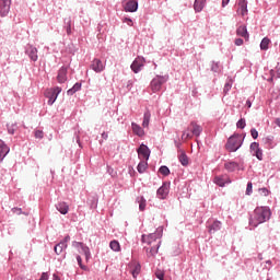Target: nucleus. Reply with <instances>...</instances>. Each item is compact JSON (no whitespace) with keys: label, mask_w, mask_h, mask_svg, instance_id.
I'll return each mask as SVG.
<instances>
[{"label":"nucleus","mask_w":280,"mask_h":280,"mask_svg":"<svg viewBox=\"0 0 280 280\" xmlns=\"http://www.w3.org/2000/svg\"><path fill=\"white\" fill-rule=\"evenodd\" d=\"M54 280H61V279L59 278V276H57L56 273H54Z\"/></svg>","instance_id":"55"},{"label":"nucleus","mask_w":280,"mask_h":280,"mask_svg":"<svg viewBox=\"0 0 280 280\" xmlns=\"http://www.w3.org/2000/svg\"><path fill=\"white\" fill-rule=\"evenodd\" d=\"M205 5H206V1H203V0H196L195 1V11L196 12H201L203 10Z\"/></svg>","instance_id":"29"},{"label":"nucleus","mask_w":280,"mask_h":280,"mask_svg":"<svg viewBox=\"0 0 280 280\" xmlns=\"http://www.w3.org/2000/svg\"><path fill=\"white\" fill-rule=\"evenodd\" d=\"M232 89V83L228 82L224 85V92H229Z\"/></svg>","instance_id":"47"},{"label":"nucleus","mask_w":280,"mask_h":280,"mask_svg":"<svg viewBox=\"0 0 280 280\" xmlns=\"http://www.w3.org/2000/svg\"><path fill=\"white\" fill-rule=\"evenodd\" d=\"M66 32H67L68 35H71V20H69V21L67 22Z\"/></svg>","instance_id":"44"},{"label":"nucleus","mask_w":280,"mask_h":280,"mask_svg":"<svg viewBox=\"0 0 280 280\" xmlns=\"http://www.w3.org/2000/svg\"><path fill=\"white\" fill-rule=\"evenodd\" d=\"M0 1H5V0H0Z\"/></svg>","instance_id":"59"},{"label":"nucleus","mask_w":280,"mask_h":280,"mask_svg":"<svg viewBox=\"0 0 280 280\" xmlns=\"http://www.w3.org/2000/svg\"><path fill=\"white\" fill-rule=\"evenodd\" d=\"M188 130H190L191 133L187 132V131H184V133L182 136L183 141H187V139H192V136L199 137L203 129L196 121H191L189 127H188Z\"/></svg>","instance_id":"4"},{"label":"nucleus","mask_w":280,"mask_h":280,"mask_svg":"<svg viewBox=\"0 0 280 280\" xmlns=\"http://www.w3.org/2000/svg\"><path fill=\"white\" fill-rule=\"evenodd\" d=\"M26 54H28V58H31L33 62L38 60V50L36 47L28 46V48H26Z\"/></svg>","instance_id":"17"},{"label":"nucleus","mask_w":280,"mask_h":280,"mask_svg":"<svg viewBox=\"0 0 280 280\" xmlns=\"http://www.w3.org/2000/svg\"><path fill=\"white\" fill-rule=\"evenodd\" d=\"M124 23H127L128 26H133V22L131 19H128V18L124 19Z\"/></svg>","instance_id":"45"},{"label":"nucleus","mask_w":280,"mask_h":280,"mask_svg":"<svg viewBox=\"0 0 280 280\" xmlns=\"http://www.w3.org/2000/svg\"><path fill=\"white\" fill-rule=\"evenodd\" d=\"M253 192V184L252 182H248L247 188H246V195H250Z\"/></svg>","instance_id":"42"},{"label":"nucleus","mask_w":280,"mask_h":280,"mask_svg":"<svg viewBox=\"0 0 280 280\" xmlns=\"http://www.w3.org/2000/svg\"><path fill=\"white\" fill-rule=\"evenodd\" d=\"M35 139H44V131L42 130H35L34 131Z\"/></svg>","instance_id":"37"},{"label":"nucleus","mask_w":280,"mask_h":280,"mask_svg":"<svg viewBox=\"0 0 280 280\" xmlns=\"http://www.w3.org/2000/svg\"><path fill=\"white\" fill-rule=\"evenodd\" d=\"M0 162H2L3 159L9 154L10 148L2 140H0Z\"/></svg>","instance_id":"20"},{"label":"nucleus","mask_w":280,"mask_h":280,"mask_svg":"<svg viewBox=\"0 0 280 280\" xmlns=\"http://www.w3.org/2000/svg\"><path fill=\"white\" fill-rule=\"evenodd\" d=\"M276 124L280 127V119H277Z\"/></svg>","instance_id":"56"},{"label":"nucleus","mask_w":280,"mask_h":280,"mask_svg":"<svg viewBox=\"0 0 280 280\" xmlns=\"http://www.w3.org/2000/svg\"><path fill=\"white\" fill-rule=\"evenodd\" d=\"M237 128L244 129L246 128V120L245 119H240L236 124Z\"/></svg>","instance_id":"38"},{"label":"nucleus","mask_w":280,"mask_h":280,"mask_svg":"<svg viewBox=\"0 0 280 280\" xmlns=\"http://www.w3.org/2000/svg\"><path fill=\"white\" fill-rule=\"evenodd\" d=\"M147 168H148V162H145V161H141V162L138 164V166H137V171H138V173H140V174L145 173Z\"/></svg>","instance_id":"30"},{"label":"nucleus","mask_w":280,"mask_h":280,"mask_svg":"<svg viewBox=\"0 0 280 280\" xmlns=\"http://www.w3.org/2000/svg\"><path fill=\"white\" fill-rule=\"evenodd\" d=\"M242 143H244V139H242V135H233L228 139L225 149L229 152H237L240 148H242Z\"/></svg>","instance_id":"3"},{"label":"nucleus","mask_w":280,"mask_h":280,"mask_svg":"<svg viewBox=\"0 0 280 280\" xmlns=\"http://www.w3.org/2000/svg\"><path fill=\"white\" fill-rule=\"evenodd\" d=\"M167 75H156L151 81V90L153 93H156L161 90L162 85L166 83Z\"/></svg>","instance_id":"6"},{"label":"nucleus","mask_w":280,"mask_h":280,"mask_svg":"<svg viewBox=\"0 0 280 280\" xmlns=\"http://www.w3.org/2000/svg\"><path fill=\"white\" fill-rule=\"evenodd\" d=\"M141 272V265L137 261L131 262L130 273L133 278H137Z\"/></svg>","instance_id":"19"},{"label":"nucleus","mask_w":280,"mask_h":280,"mask_svg":"<svg viewBox=\"0 0 280 280\" xmlns=\"http://www.w3.org/2000/svg\"><path fill=\"white\" fill-rule=\"evenodd\" d=\"M250 135H252L253 139H257V137H258V131H257L256 129H252V130H250Z\"/></svg>","instance_id":"46"},{"label":"nucleus","mask_w":280,"mask_h":280,"mask_svg":"<svg viewBox=\"0 0 280 280\" xmlns=\"http://www.w3.org/2000/svg\"><path fill=\"white\" fill-rule=\"evenodd\" d=\"M260 149H259V143H257V142H253L252 144H250V151L253 152V153H255L256 151H259Z\"/></svg>","instance_id":"39"},{"label":"nucleus","mask_w":280,"mask_h":280,"mask_svg":"<svg viewBox=\"0 0 280 280\" xmlns=\"http://www.w3.org/2000/svg\"><path fill=\"white\" fill-rule=\"evenodd\" d=\"M72 247L74 248H81L82 252L84 253L85 255V260L89 261L90 258H91V252H90V248L88 246H85L82 242H72Z\"/></svg>","instance_id":"10"},{"label":"nucleus","mask_w":280,"mask_h":280,"mask_svg":"<svg viewBox=\"0 0 280 280\" xmlns=\"http://www.w3.org/2000/svg\"><path fill=\"white\" fill-rule=\"evenodd\" d=\"M102 137H103V139H108V133L103 132V133H102Z\"/></svg>","instance_id":"53"},{"label":"nucleus","mask_w":280,"mask_h":280,"mask_svg":"<svg viewBox=\"0 0 280 280\" xmlns=\"http://www.w3.org/2000/svg\"><path fill=\"white\" fill-rule=\"evenodd\" d=\"M10 4H11V0L0 1V15L1 16H7V14L10 12Z\"/></svg>","instance_id":"15"},{"label":"nucleus","mask_w":280,"mask_h":280,"mask_svg":"<svg viewBox=\"0 0 280 280\" xmlns=\"http://www.w3.org/2000/svg\"><path fill=\"white\" fill-rule=\"evenodd\" d=\"M162 233L163 229L158 228L154 233L148 235L143 234L141 236L142 243L147 244L148 246L156 245V243H161Z\"/></svg>","instance_id":"2"},{"label":"nucleus","mask_w":280,"mask_h":280,"mask_svg":"<svg viewBox=\"0 0 280 280\" xmlns=\"http://www.w3.org/2000/svg\"><path fill=\"white\" fill-rule=\"evenodd\" d=\"M267 264H271V261H270V260H268V261H267Z\"/></svg>","instance_id":"58"},{"label":"nucleus","mask_w":280,"mask_h":280,"mask_svg":"<svg viewBox=\"0 0 280 280\" xmlns=\"http://www.w3.org/2000/svg\"><path fill=\"white\" fill-rule=\"evenodd\" d=\"M145 59L143 57H137L131 63L130 68L133 73H139L141 69L144 67Z\"/></svg>","instance_id":"8"},{"label":"nucleus","mask_w":280,"mask_h":280,"mask_svg":"<svg viewBox=\"0 0 280 280\" xmlns=\"http://www.w3.org/2000/svg\"><path fill=\"white\" fill-rule=\"evenodd\" d=\"M270 215L271 211L268 207H257L250 215L249 225L256 229V226L269 220Z\"/></svg>","instance_id":"1"},{"label":"nucleus","mask_w":280,"mask_h":280,"mask_svg":"<svg viewBox=\"0 0 280 280\" xmlns=\"http://www.w3.org/2000/svg\"><path fill=\"white\" fill-rule=\"evenodd\" d=\"M150 120H151V113L150 112L144 113L142 127L148 128L150 126Z\"/></svg>","instance_id":"28"},{"label":"nucleus","mask_w":280,"mask_h":280,"mask_svg":"<svg viewBox=\"0 0 280 280\" xmlns=\"http://www.w3.org/2000/svg\"><path fill=\"white\" fill-rule=\"evenodd\" d=\"M57 81L60 84L67 82V67H61L58 71Z\"/></svg>","instance_id":"18"},{"label":"nucleus","mask_w":280,"mask_h":280,"mask_svg":"<svg viewBox=\"0 0 280 280\" xmlns=\"http://www.w3.org/2000/svg\"><path fill=\"white\" fill-rule=\"evenodd\" d=\"M39 280H49L48 273H42Z\"/></svg>","instance_id":"49"},{"label":"nucleus","mask_w":280,"mask_h":280,"mask_svg":"<svg viewBox=\"0 0 280 280\" xmlns=\"http://www.w3.org/2000/svg\"><path fill=\"white\" fill-rule=\"evenodd\" d=\"M230 3V0H222V7H226Z\"/></svg>","instance_id":"52"},{"label":"nucleus","mask_w":280,"mask_h":280,"mask_svg":"<svg viewBox=\"0 0 280 280\" xmlns=\"http://www.w3.org/2000/svg\"><path fill=\"white\" fill-rule=\"evenodd\" d=\"M237 14L242 16H245L246 14H248V2L246 0H238Z\"/></svg>","instance_id":"11"},{"label":"nucleus","mask_w":280,"mask_h":280,"mask_svg":"<svg viewBox=\"0 0 280 280\" xmlns=\"http://www.w3.org/2000/svg\"><path fill=\"white\" fill-rule=\"evenodd\" d=\"M81 89V83H75L73 88L68 90V95H73Z\"/></svg>","instance_id":"34"},{"label":"nucleus","mask_w":280,"mask_h":280,"mask_svg":"<svg viewBox=\"0 0 280 280\" xmlns=\"http://www.w3.org/2000/svg\"><path fill=\"white\" fill-rule=\"evenodd\" d=\"M61 92H62V88L60 86L47 89L44 95L46 98H48V102H47L48 105L50 106L54 105Z\"/></svg>","instance_id":"5"},{"label":"nucleus","mask_w":280,"mask_h":280,"mask_svg":"<svg viewBox=\"0 0 280 280\" xmlns=\"http://www.w3.org/2000/svg\"><path fill=\"white\" fill-rule=\"evenodd\" d=\"M159 172L163 175V176H168L170 175V170L167 166L162 165L159 170Z\"/></svg>","instance_id":"35"},{"label":"nucleus","mask_w":280,"mask_h":280,"mask_svg":"<svg viewBox=\"0 0 280 280\" xmlns=\"http://www.w3.org/2000/svg\"><path fill=\"white\" fill-rule=\"evenodd\" d=\"M12 211L15 214H21L22 213V209H20V208H14V209H12Z\"/></svg>","instance_id":"50"},{"label":"nucleus","mask_w":280,"mask_h":280,"mask_svg":"<svg viewBox=\"0 0 280 280\" xmlns=\"http://www.w3.org/2000/svg\"><path fill=\"white\" fill-rule=\"evenodd\" d=\"M254 155H255L259 161H262V152H261L260 149L257 150V151L254 153Z\"/></svg>","instance_id":"43"},{"label":"nucleus","mask_w":280,"mask_h":280,"mask_svg":"<svg viewBox=\"0 0 280 280\" xmlns=\"http://www.w3.org/2000/svg\"><path fill=\"white\" fill-rule=\"evenodd\" d=\"M278 75H279V78H280V68H279V70H278Z\"/></svg>","instance_id":"57"},{"label":"nucleus","mask_w":280,"mask_h":280,"mask_svg":"<svg viewBox=\"0 0 280 280\" xmlns=\"http://www.w3.org/2000/svg\"><path fill=\"white\" fill-rule=\"evenodd\" d=\"M138 202H139V209L140 211H144L147 208V200L144 197H139L138 198Z\"/></svg>","instance_id":"33"},{"label":"nucleus","mask_w":280,"mask_h":280,"mask_svg":"<svg viewBox=\"0 0 280 280\" xmlns=\"http://www.w3.org/2000/svg\"><path fill=\"white\" fill-rule=\"evenodd\" d=\"M222 226V223L220 221H214L210 226H209V233H217V231H220Z\"/></svg>","instance_id":"25"},{"label":"nucleus","mask_w":280,"mask_h":280,"mask_svg":"<svg viewBox=\"0 0 280 280\" xmlns=\"http://www.w3.org/2000/svg\"><path fill=\"white\" fill-rule=\"evenodd\" d=\"M178 160L183 166H187L189 164V159L186 155L185 151H180V154L178 155Z\"/></svg>","instance_id":"26"},{"label":"nucleus","mask_w":280,"mask_h":280,"mask_svg":"<svg viewBox=\"0 0 280 280\" xmlns=\"http://www.w3.org/2000/svg\"><path fill=\"white\" fill-rule=\"evenodd\" d=\"M67 249V244L66 242H60L58 243L55 247L54 250L56 253V255H61L63 253V250Z\"/></svg>","instance_id":"22"},{"label":"nucleus","mask_w":280,"mask_h":280,"mask_svg":"<svg viewBox=\"0 0 280 280\" xmlns=\"http://www.w3.org/2000/svg\"><path fill=\"white\" fill-rule=\"evenodd\" d=\"M236 34L241 37H244L246 40H248L249 35H248V30H246V26H240L236 30Z\"/></svg>","instance_id":"23"},{"label":"nucleus","mask_w":280,"mask_h":280,"mask_svg":"<svg viewBox=\"0 0 280 280\" xmlns=\"http://www.w3.org/2000/svg\"><path fill=\"white\" fill-rule=\"evenodd\" d=\"M224 167L229 172H234L236 168H238V163H236V162H226L224 164Z\"/></svg>","instance_id":"27"},{"label":"nucleus","mask_w":280,"mask_h":280,"mask_svg":"<svg viewBox=\"0 0 280 280\" xmlns=\"http://www.w3.org/2000/svg\"><path fill=\"white\" fill-rule=\"evenodd\" d=\"M168 192H170V184L165 182L160 188H158L156 196L159 199L164 200L166 199Z\"/></svg>","instance_id":"9"},{"label":"nucleus","mask_w":280,"mask_h":280,"mask_svg":"<svg viewBox=\"0 0 280 280\" xmlns=\"http://www.w3.org/2000/svg\"><path fill=\"white\" fill-rule=\"evenodd\" d=\"M78 265L81 269L86 270V266L82 265V258L80 255H77Z\"/></svg>","instance_id":"41"},{"label":"nucleus","mask_w":280,"mask_h":280,"mask_svg":"<svg viewBox=\"0 0 280 280\" xmlns=\"http://www.w3.org/2000/svg\"><path fill=\"white\" fill-rule=\"evenodd\" d=\"M56 209L61 213V214H68L69 213V205L67 202H59L56 206Z\"/></svg>","instance_id":"21"},{"label":"nucleus","mask_w":280,"mask_h":280,"mask_svg":"<svg viewBox=\"0 0 280 280\" xmlns=\"http://www.w3.org/2000/svg\"><path fill=\"white\" fill-rule=\"evenodd\" d=\"M213 183L220 187H224L225 184H231V179L225 175H221V176H215L213 179Z\"/></svg>","instance_id":"16"},{"label":"nucleus","mask_w":280,"mask_h":280,"mask_svg":"<svg viewBox=\"0 0 280 280\" xmlns=\"http://www.w3.org/2000/svg\"><path fill=\"white\" fill-rule=\"evenodd\" d=\"M109 248H112V250L118 253L120 252V244L118 241L114 240L112 242H109Z\"/></svg>","instance_id":"31"},{"label":"nucleus","mask_w":280,"mask_h":280,"mask_svg":"<svg viewBox=\"0 0 280 280\" xmlns=\"http://www.w3.org/2000/svg\"><path fill=\"white\" fill-rule=\"evenodd\" d=\"M91 69L96 72V73H101L104 71L105 69V66L103 65L102 60L100 59H94L92 61V65H91Z\"/></svg>","instance_id":"14"},{"label":"nucleus","mask_w":280,"mask_h":280,"mask_svg":"<svg viewBox=\"0 0 280 280\" xmlns=\"http://www.w3.org/2000/svg\"><path fill=\"white\" fill-rule=\"evenodd\" d=\"M202 1H205V2H206L207 0H202Z\"/></svg>","instance_id":"60"},{"label":"nucleus","mask_w":280,"mask_h":280,"mask_svg":"<svg viewBox=\"0 0 280 280\" xmlns=\"http://www.w3.org/2000/svg\"><path fill=\"white\" fill-rule=\"evenodd\" d=\"M155 277H156L159 280H163V279H164V271H161V269H156V271H155Z\"/></svg>","instance_id":"40"},{"label":"nucleus","mask_w":280,"mask_h":280,"mask_svg":"<svg viewBox=\"0 0 280 280\" xmlns=\"http://www.w3.org/2000/svg\"><path fill=\"white\" fill-rule=\"evenodd\" d=\"M258 192L261 197H268L270 195L268 188H259Z\"/></svg>","instance_id":"36"},{"label":"nucleus","mask_w":280,"mask_h":280,"mask_svg":"<svg viewBox=\"0 0 280 280\" xmlns=\"http://www.w3.org/2000/svg\"><path fill=\"white\" fill-rule=\"evenodd\" d=\"M270 39L268 37H265L260 43V48L262 51H267L269 48Z\"/></svg>","instance_id":"32"},{"label":"nucleus","mask_w":280,"mask_h":280,"mask_svg":"<svg viewBox=\"0 0 280 280\" xmlns=\"http://www.w3.org/2000/svg\"><path fill=\"white\" fill-rule=\"evenodd\" d=\"M131 128H132L133 133L138 135L139 137L144 136V130L142 129V127H140L136 122L131 124Z\"/></svg>","instance_id":"24"},{"label":"nucleus","mask_w":280,"mask_h":280,"mask_svg":"<svg viewBox=\"0 0 280 280\" xmlns=\"http://www.w3.org/2000/svg\"><path fill=\"white\" fill-rule=\"evenodd\" d=\"M243 44H244V39H242V38L235 39V45H236V46H241V45H243Z\"/></svg>","instance_id":"48"},{"label":"nucleus","mask_w":280,"mask_h":280,"mask_svg":"<svg viewBox=\"0 0 280 280\" xmlns=\"http://www.w3.org/2000/svg\"><path fill=\"white\" fill-rule=\"evenodd\" d=\"M139 8V3L137 0H128L125 5H124V10L126 12H137Z\"/></svg>","instance_id":"13"},{"label":"nucleus","mask_w":280,"mask_h":280,"mask_svg":"<svg viewBox=\"0 0 280 280\" xmlns=\"http://www.w3.org/2000/svg\"><path fill=\"white\" fill-rule=\"evenodd\" d=\"M246 106H247L248 108H250V107H252V103H250V101H246Z\"/></svg>","instance_id":"54"},{"label":"nucleus","mask_w":280,"mask_h":280,"mask_svg":"<svg viewBox=\"0 0 280 280\" xmlns=\"http://www.w3.org/2000/svg\"><path fill=\"white\" fill-rule=\"evenodd\" d=\"M69 241H71V237L69 235H67L63 241H61V243H65L66 245L69 243Z\"/></svg>","instance_id":"51"},{"label":"nucleus","mask_w":280,"mask_h":280,"mask_svg":"<svg viewBox=\"0 0 280 280\" xmlns=\"http://www.w3.org/2000/svg\"><path fill=\"white\" fill-rule=\"evenodd\" d=\"M138 155L142 156L145 161L150 160L151 156V150L148 145L141 144L139 149L137 150Z\"/></svg>","instance_id":"12"},{"label":"nucleus","mask_w":280,"mask_h":280,"mask_svg":"<svg viewBox=\"0 0 280 280\" xmlns=\"http://www.w3.org/2000/svg\"><path fill=\"white\" fill-rule=\"evenodd\" d=\"M161 248V242H158L156 244L149 245L148 247H144L147 257L148 258H154L159 254V249Z\"/></svg>","instance_id":"7"}]
</instances>
